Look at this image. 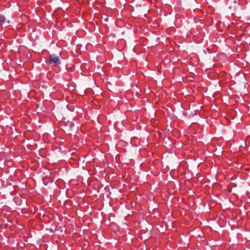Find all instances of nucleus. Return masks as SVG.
<instances>
[{
    "mask_svg": "<svg viewBox=\"0 0 250 250\" xmlns=\"http://www.w3.org/2000/svg\"><path fill=\"white\" fill-rule=\"evenodd\" d=\"M49 62L51 63H54L56 65L60 63L59 56L53 54L50 55Z\"/></svg>",
    "mask_w": 250,
    "mask_h": 250,
    "instance_id": "1",
    "label": "nucleus"
},
{
    "mask_svg": "<svg viewBox=\"0 0 250 250\" xmlns=\"http://www.w3.org/2000/svg\"><path fill=\"white\" fill-rule=\"evenodd\" d=\"M6 21L5 17L3 15H0V23L3 24Z\"/></svg>",
    "mask_w": 250,
    "mask_h": 250,
    "instance_id": "2",
    "label": "nucleus"
},
{
    "mask_svg": "<svg viewBox=\"0 0 250 250\" xmlns=\"http://www.w3.org/2000/svg\"><path fill=\"white\" fill-rule=\"evenodd\" d=\"M194 115H196L197 113V110H194Z\"/></svg>",
    "mask_w": 250,
    "mask_h": 250,
    "instance_id": "3",
    "label": "nucleus"
}]
</instances>
